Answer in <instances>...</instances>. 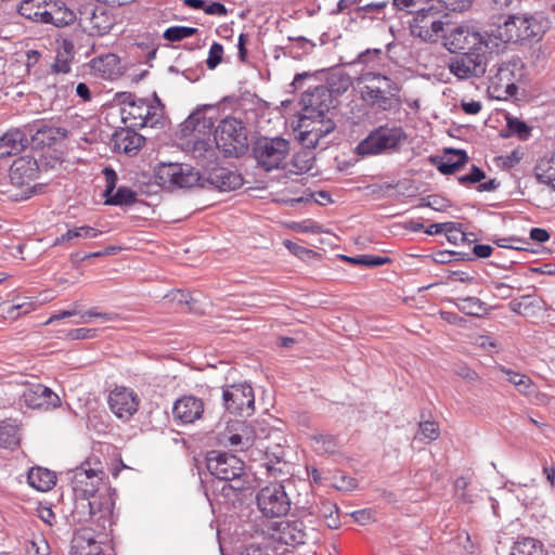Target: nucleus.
I'll list each match as a JSON object with an SVG mask.
<instances>
[{
  "instance_id": "f704fd0d",
  "label": "nucleus",
  "mask_w": 555,
  "mask_h": 555,
  "mask_svg": "<svg viewBox=\"0 0 555 555\" xmlns=\"http://www.w3.org/2000/svg\"><path fill=\"white\" fill-rule=\"evenodd\" d=\"M94 72L99 73L104 78H114L119 74V57L114 53H107L94 57L90 62Z\"/></svg>"
},
{
  "instance_id": "338daca9",
  "label": "nucleus",
  "mask_w": 555,
  "mask_h": 555,
  "mask_svg": "<svg viewBox=\"0 0 555 555\" xmlns=\"http://www.w3.org/2000/svg\"><path fill=\"white\" fill-rule=\"evenodd\" d=\"M249 42V37L247 34H241L237 40V49H238V60L241 62H246L247 60V49L246 46Z\"/></svg>"
},
{
  "instance_id": "58836bf2",
  "label": "nucleus",
  "mask_w": 555,
  "mask_h": 555,
  "mask_svg": "<svg viewBox=\"0 0 555 555\" xmlns=\"http://www.w3.org/2000/svg\"><path fill=\"white\" fill-rule=\"evenodd\" d=\"M456 308L463 313L472 317H482L487 313L486 302L477 297H463L455 300Z\"/></svg>"
},
{
  "instance_id": "20e7f679",
  "label": "nucleus",
  "mask_w": 555,
  "mask_h": 555,
  "mask_svg": "<svg viewBox=\"0 0 555 555\" xmlns=\"http://www.w3.org/2000/svg\"><path fill=\"white\" fill-rule=\"evenodd\" d=\"M362 100L373 109L388 112L401 106L400 86L391 78L376 73L363 75Z\"/></svg>"
},
{
  "instance_id": "0eeeda50",
  "label": "nucleus",
  "mask_w": 555,
  "mask_h": 555,
  "mask_svg": "<svg viewBox=\"0 0 555 555\" xmlns=\"http://www.w3.org/2000/svg\"><path fill=\"white\" fill-rule=\"evenodd\" d=\"M215 144L225 157H240L248 150V135L243 121L228 117L215 130Z\"/></svg>"
},
{
  "instance_id": "72a5a7b5",
  "label": "nucleus",
  "mask_w": 555,
  "mask_h": 555,
  "mask_svg": "<svg viewBox=\"0 0 555 555\" xmlns=\"http://www.w3.org/2000/svg\"><path fill=\"white\" fill-rule=\"evenodd\" d=\"M49 0H23L18 13L35 23L44 24L48 14Z\"/></svg>"
},
{
  "instance_id": "a878e982",
  "label": "nucleus",
  "mask_w": 555,
  "mask_h": 555,
  "mask_svg": "<svg viewBox=\"0 0 555 555\" xmlns=\"http://www.w3.org/2000/svg\"><path fill=\"white\" fill-rule=\"evenodd\" d=\"M39 166L31 156L16 158L10 168V179L16 185L29 184L38 178Z\"/></svg>"
},
{
  "instance_id": "f257e3e1",
  "label": "nucleus",
  "mask_w": 555,
  "mask_h": 555,
  "mask_svg": "<svg viewBox=\"0 0 555 555\" xmlns=\"http://www.w3.org/2000/svg\"><path fill=\"white\" fill-rule=\"evenodd\" d=\"M300 104L302 108L298 124V140L302 146L315 149L336 127L332 118V109L336 104L330 89L323 85L305 91Z\"/></svg>"
},
{
  "instance_id": "393cba45",
  "label": "nucleus",
  "mask_w": 555,
  "mask_h": 555,
  "mask_svg": "<svg viewBox=\"0 0 555 555\" xmlns=\"http://www.w3.org/2000/svg\"><path fill=\"white\" fill-rule=\"evenodd\" d=\"M254 439L251 428L245 422L240 421L229 424L221 437L224 444L238 451L248 449L254 443Z\"/></svg>"
},
{
  "instance_id": "5fc2aeb1",
  "label": "nucleus",
  "mask_w": 555,
  "mask_h": 555,
  "mask_svg": "<svg viewBox=\"0 0 555 555\" xmlns=\"http://www.w3.org/2000/svg\"><path fill=\"white\" fill-rule=\"evenodd\" d=\"M418 434L422 436L421 440L433 441L439 438L440 428L436 422L425 421L420 423Z\"/></svg>"
},
{
  "instance_id": "f8f14e48",
  "label": "nucleus",
  "mask_w": 555,
  "mask_h": 555,
  "mask_svg": "<svg viewBox=\"0 0 555 555\" xmlns=\"http://www.w3.org/2000/svg\"><path fill=\"white\" fill-rule=\"evenodd\" d=\"M68 474L72 475L69 478L74 495H90L91 498L108 495L101 492L102 488L105 492L108 491L103 485L104 470L99 467H91L89 461H86Z\"/></svg>"
},
{
  "instance_id": "2eb2a0df",
  "label": "nucleus",
  "mask_w": 555,
  "mask_h": 555,
  "mask_svg": "<svg viewBox=\"0 0 555 555\" xmlns=\"http://www.w3.org/2000/svg\"><path fill=\"white\" fill-rule=\"evenodd\" d=\"M206 467L214 481H231L245 477V464L236 455L219 450H211L206 456Z\"/></svg>"
},
{
  "instance_id": "0e129e2a",
  "label": "nucleus",
  "mask_w": 555,
  "mask_h": 555,
  "mask_svg": "<svg viewBox=\"0 0 555 555\" xmlns=\"http://www.w3.org/2000/svg\"><path fill=\"white\" fill-rule=\"evenodd\" d=\"M208 15H217V16H225L228 14V10L225 5L221 2L211 1L209 3L206 2L205 11Z\"/></svg>"
},
{
  "instance_id": "cd10ccee",
  "label": "nucleus",
  "mask_w": 555,
  "mask_h": 555,
  "mask_svg": "<svg viewBox=\"0 0 555 555\" xmlns=\"http://www.w3.org/2000/svg\"><path fill=\"white\" fill-rule=\"evenodd\" d=\"M78 23V12L70 10L62 0H49L48 14L44 24H52L63 28Z\"/></svg>"
},
{
  "instance_id": "7c9ffc66",
  "label": "nucleus",
  "mask_w": 555,
  "mask_h": 555,
  "mask_svg": "<svg viewBox=\"0 0 555 555\" xmlns=\"http://www.w3.org/2000/svg\"><path fill=\"white\" fill-rule=\"evenodd\" d=\"M279 540L286 545L306 543V527L301 520L281 521L278 524Z\"/></svg>"
},
{
  "instance_id": "b1692460",
  "label": "nucleus",
  "mask_w": 555,
  "mask_h": 555,
  "mask_svg": "<svg viewBox=\"0 0 555 555\" xmlns=\"http://www.w3.org/2000/svg\"><path fill=\"white\" fill-rule=\"evenodd\" d=\"M135 128L126 126L118 128L112 135L114 151L127 156H135L145 144V138L138 133Z\"/></svg>"
},
{
  "instance_id": "49530a36",
  "label": "nucleus",
  "mask_w": 555,
  "mask_h": 555,
  "mask_svg": "<svg viewBox=\"0 0 555 555\" xmlns=\"http://www.w3.org/2000/svg\"><path fill=\"white\" fill-rule=\"evenodd\" d=\"M343 259L358 266L376 268L391 262L389 257L376 256V255H359L356 257L343 256Z\"/></svg>"
},
{
  "instance_id": "c85d7f7f",
  "label": "nucleus",
  "mask_w": 555,
  "mask_h": 555,
  "mask_svg": "<svg viewBox=\"0 0 555 555\" xmlns=\"http://www.w3.org/2000/svg\"><path fill=\"white\" fill-rule=\"evenodd\" d=\"M27 144L28 137L23 130L18 128L8 130L0 137V158L20 154Z\"/></svg>"
},
{
  "instance_id": "8fccbe9b",
  "label": "nucleus",
  "mask_w": 555,
  "mask_h": 555,
  "mask_svg": "<svg viewBox=\"0 0 555 555\" xmlns=\"http://www.w3.org/2000/svg\"><path fill=\"white\" fill-rule=\"evenodd\" d=\"M198 33L195 27L189 26H171L164 31V38L168 41L176 42L192 37Z\"/></svg>"
},
{
  "instance_id": "4c0bfd02",
  "label": "nucleus",
  "mask_w": 555,
  "mask_h": 555,
  "mask_svg": "<svg viewBox=\"0 0 555 555\" xmlns=\"http://www.w3.org/2000/svg\"><path fill=\"white\" fill-rule=\"evenodd\" d=\"M509 555H546V551L541 541L526 537L514 542Z\"/></svg>"
},
{
  "instance_id": "e433bc0d",
  "label": "nucleus",
  "mask_w": 555,
  "mask_h": 555,
  "mask_svg": "<svg viewBox=\"0 0 555 555\" xmlns=\"http://www.w3.org/2000/svg\"><path fill=\"white\" fill-rule=\"evenodd\" d=\"M534 177L539 183L545 184L555 191V157H542L534 167Z\"/></svg>"
},
{
  "instance_id": "423d86ee",
  "label": "nucleus",
  "mask_w": 555,
  "mask_h": 555,
  "mask_svg": "<svg viewBox=\"0 0 555 555\" xmlns=\"http://www.w3.org/2000/svg\"><path fill=\"white\" fill-rule=\"evenodd\" d=\"M72 516L75 521H93L103 530L113 525L114 502L109 495L90 496L74 495Z\"/></svg>"
},
{
  "instance_id": "6ab92c4d",
  "label": "nucleus",
  "mask_w": 555,
  "mask_h": 555,
  "mask_svg": "<svg viewBox=\"0 0 555 555\" xmlns=\"http://www.w3.org/2000/svg\"><path fill=\"white\" fill-rule=\"evenodd\" d=\"M446 46L453 53L470 51L478 47L495 49L490 31L481 34L469 26L455 27L446 38Z\"/></svg>"
},
{
  "instance_id": "680f3d73",
  "label": "nucleus",
  "mask_w": 555,
  "mask_h": 555,
  "mask_svg": "<svg viewBox=\"0 0 555 555\" xmlns=\"http://www.w3.org/2000/svg\"><path fill=\"white\" fill-rule=\"evenodd\" d=\"M94 334H95V330L79 327V328L70 330L67 333V337L73 340H82V339L93 338Z\"/></svg>"
},
{
  "instance_id": "6e6552de",
  "label": "nucleus",
  "mask_w": 555,
  "mask_h": 555,
  "mask_svg": "<svg viewBox=\"0 0 555 555\" xmlns=\"http://www.w3.org/2000/svg\"><path fill=\"white\" fill-rule=\"evenodd\" d=\"M440 8L442 5L438 1L427 0L410 21L411 35L425 42L437 41L443 30V18L447 17Z\"/></svg>"
},
{
  "instance_id": "9b49d317",
  "label": "nucleus",
  "mask_w": 555,
  "mask_h": 555,
  "mask_svg": "<svg viewBox=\"0 0 555 555\" xmlns=\"http://www.w3.org/2000/svg\"><path fill=\"white\" fill-rule=\"evenodd\" d=\"M155 179L164 189H189L197 185L201 176L191 165L162 163L156 168Z\"/></svg>"
},
{
  "instance_id": "de8ad7c7",
  "label": "nucleus",
  "mask_w": 555,
  "mask_h": 555,
  "mask_svg": "<svg viewBox=\"0 0 555 555\" xmlns=\"http://www.w3.org/2000/svg\"><path fill=\"white\" fill-rule=\"evenodd\" d=\"M506 130L507 133L503 134V137L515 135L519 140L526 141L530 138L532 129L525 121L518 118H507Z\"/></svg>"
},
{
  "instance_id": "864d4df0",
  "label": "nucleus",
  "mask_w": 555,
  "mask_h": 555,
  "mask_svg": "<svg viewBox=\"0 0 555 555\" xmlns=\"http://www.w3.org/2000/svg\"><path fill=\"white\" fill-rule=\"evenodd\" d=\"M444 234L447 240L452 244L469 242L467 234L461 230V224L456 222H448Z\"/></svg>"
},
{
  "instance_id": "f3484780",
  "label": "nucleus",
  "mask_w": 555,
  "mask_h": 555,
  "mask_svg": "<svg viewBox=\"0 0 555 555\" xmlns=\"http://www.w3.org/2000/svg\"><path fill=\"white\" fill-rule=\"evenodd\" d=\"M247 476L231 481H212L211 493L214 500L227 508L241 507L250 495Z\"/></svg>"
},
{
  "instance_id": "4be33fe9",
  "label": "nucleus",
  "mask_w": 555,
  "mask_h": 555,
  "mask_svg": "<svg viewBox=\"0 0 555 555\" xmlns=\"http://www.w3.org/2000/svg\"><path fill=\"white\" fill-rule=\"evenodd\" d=\"M204 412V401L193 395L177 399L172 408L173 418L181 424L195 423L203 417Z\"/></svg>"
},
{
  "instance_id": "473e14b6",
  "label": "nucleus",
  "mask_w": 555,
  "mask_h": 555,
  "mask_svg": "<svg viewBox=\"0 0 555 555\" xmlns=\"http://www.w3.org/2000/svg\"><path fill=\"white\" fill-rule=\"evenodd\" d=\"M315 44L305 37H288L287 43L283 46H276L275 51L282 50L284 56L292 57L294 60H300L304 56L310 54Z\"/></svg>"
},
{
  "instance_id": "c03bdc74",
  "label": "nucleus",
  "mask_w": 555,
  "mask_h": 555,
  "mask_svg": "<svg viewBox=\"0 0 555 555\" xmlns=\"http://www.w3.org/2000/svg\"><path fill=\"white\" fill-rule=\"evenodd\" d=\"M137 202V193L127 186H120L116 192L105 197V204L112 206H128Z\"/></svg>"
},
{
  "instance_id": "f03ea898",
  "label": "nucleus",
  "mask_w": 555,
  "mask_h": 555,
  "mask_svg": "<svg viewBox=\"0 0 555 555\" xmlns=\"http://www.w3.org/2000/svg\"><path fill=\"white\" fill-rule=\"evenodd\" d=\"M547 20L541 15H508L503 23L490 29L491 41L495 50L504 43L538 41L547 29Z\"/></svg>"
},
{
  "instance_id": "a211bd4d",
  "label": "nucleus",
  "mask_w": 555,
  "mask_h": 555,
  "mask_svg": "<svg viewBox=\"0 0 555 555\" xmlns=\"http://www.w3.org/2000/svg\"><path fill=\"white\" fill-rule=\"evenodd\" d=\"M222 401L225 410L233 415L248 417L255 412L254 390L246 383L224 387Z\"/></svg>"
},
{
  "instance_id": "6e6d98bb",
  "label": "nucleus",
  "mask_w": 555,
  "mask_h": 555,
  "mask_svg": "<svg viewBox=\"0 0 555 555\" xmlns=\"http://www.w3.org/2000/svg\"><path fill=\"white\" fill-rule=\"evenodd\" d=\"M25 551L26 555H48L49 545L46 540L39 535L27 542Z\"/></svg>"
},
{
  "instance_id": "13d9d810",
  "label": "nucleus",
  "mask_w": 555,
  "mask_h": 555,
  "mask_svg": "<svg viewBox=\"0 0 555 555\" xmlns=\"http://www.w3.org/2000/svg\"><path fill=\"white\" fill-rule=\"evenodd\" d=\"M427 0H392V4L400 11H406L413 15L416 14L417 10L424 7Z\"/></svg>"
},
{
  "instance_id": "dca6fc26",
  "label": "nucleus",
  "mask_w": 555,
  "mask_h": 555,
  "mask_svg": "<svg viewBox=\"0 0 555 555\" xmlns=\"http://www.w3.org/2000/svg\"><path fill=\"white\" fill-rule=\"evenodd\" d=\"M254 156L267 171L276 169L289 152V142L281 137L260 138L254 144Z\"/></svg>"
},
{
  "instance_id": "aec40b11",
  "label": "nucleus",
  "mask_w": 555,
  "mask_h": 555,
  "mask_svg": "<svg viewBox=\"0 0 555 555\" xmlns=\"http://www.w3.org/2000/svg\"><path fill=\"white\" fill-rule=\"evenodd\" d=\"M259 467L263 475L273 479H287L291 475L289 463L286 460V449L281 443L266 447Z\"/></svg>"
},
{
  "instance_id": "774afa93",
  "label": "nucleus",
  "mask_w": 555,
  "mask_h": 555,
  "mask_svg": "<svg viewBox=\"0 0 555 555\" xmlns=\"http://www.w3.org/2000/svg\"><path fill=\"white\" fill-rule=\"evenodd\" d=\"M530 238L538 243H545L550 240V233L542 228H532L530 230Z\"/></svg>"
},
{
  "instance_id": "39448f33",
  "label": "nucleus",
  "mask_w": 555,
  "mask_h": 555,
  "mask_svg": "<svg viewBox=\"0 0 555 555\" xmlns=\"http://www.w3.org/2000/svg\"><path fill=\"white\" fill-rule=\"evenodd\" d=\"M212 126L211 119L199 113L191 114L183 122L182 131L193 133L194 139L190 141L192 143L191 153L202 167H209L218 160L219 146L215 144V138L211 140L210 138L199 139L196 137V133L205 132V130L210 131Z\"/></svg>"
},
{
  "instance_id": "69168bd1",
  "label": "nucleus",
  "mask_w": 555,
  "mask_h": 555,
  "mask_svg": "<svg viewBox=\"0 0 555 555\" xmlns=\"http://www.w3.org/2000/svg\"><path fill=\"white\" fill-rule=\"evenodd\" d=\"M101 318L104 321H113L116 319V313L113 312H98L95 309H91L89 311H86L83 314H81V322H87L86 318Z\"/></svg>"
},
{
  "instance_id": "37998d69",
  "label": "nucleus",
  "mask_w": 555,
  "mask_h": 555,
  "mask_svg": "<svg viewBox=\"0 0 555 555\" xmlns=\"http://www.w3.org/2000/svg\"><path fill=\"white\" fill-rule=\"evenodd\" d=\"M102 234L101 230L92 228L90 225H81L74 229L68 230L66 233L57 237L54 242V245H61L66 242H69L73 238L81 237V238H95Z\"/></svg>"
},
{
  "instance_id": "a18cd8bd",
  "label": "nucleus",
  "mask_w": 555,
  "mask_h": 555,
  "mask_svg": "<svg viewBox=\"0 0 555 555\" xmlns=\"http://www.w3.org/2000/svg\"><path fill=\"white\" fill-rule=\"evenodd\" d=\"M324 86L330 89L332 93V99L336 104L337 98L344 92H346L351 86V79L348 75L344 74L332 75L331 77L327 78L326 83Z\"/></svg>"
},
{
  "instance_id": "ddd939ff",
  "label": "nucleus",
  "mask_w": 555,
  "mask_h": 555,
  "mask_svg": "<svg viewBox=\"0 0 555 555\" xmlns=\"http://www.w3.org/2000/svg\"><path fill=\"white\" fill-rule=\"evenodd\" d=\"M495 49L478 47L474 50L462 52L450 64V70L461 79L481 77L487 72L489 57L496 53Z\"/></svg>"
},
{
  "instance_id": "bb28decb",
  "label": "nucleus",
  "mask_w": 555,
  "mask_h": 555,
  "mask_svg": "<svg viewBox=\"0 0 555 555\" xmlns=\"http://www.w3.org/2000/svg\"><path fill=\"white\" fill-rule=\"evenodd\" d=\"M36 129L31 134V143L35 149L50 147L56 142L64 140L68 131L66 128L52 126L41 122L35 126Z\"/></svg>"
},
{
  "instance_id": "3c124183",
  "label": "nucleus",
  "mask_w": 555,
  "mask_h": 555,
  "mask_svg": "<svg viewBox=\"0 0 555 555\" xmlns=\"http://www.w3.org/2000/svg\"><path fill=\"white\" fill-rule=\"evenodd\" d=\"M386 5L387 2L385 1L370 2L364 5L357 7L354 15L357 18H377V15L383 12Z\"/></svg>"
},
{
  "instance_id": "c756f323",
  "label": "nucleus",
  "mask_w": 555,
  "mask_h": 555,
  "mask_svg": "<svg viewBox=\"0 0 555 555\" xmlns=\"http://www.w3.org/2000/svg\"><path fill=\"white\" fill-rule=\"evenodd\" d=\"M446 154V156H437L431 159L442 175H452L468 162L467 153L464 150L448 149Z\"/></svg>"
},
{
  "instance_id": "1a4fd4ad",
  "label": "nucleus",
  "mask_w": 555,
  "mask_h": 555,
  "mask_svg": "<svg viewBox=\"0 0 555 555\" xmlns=\"http://www.w3.org/2000/svg\"><path fill=\"white\" fill-rule=\"evenodd\" d=\"M408 135L402 127L388 125L373 129L356 147L358 155H379L395 151L405 142Z\"/></svg>"
},
{
  "instance_id": "09e8293b",
  "label": "nucleus",
  "mask_w": 555,
  "mask_h": 555,
  "mask_svg": "<svg viewBox=\"0 0 555 555\" xmlns=\"http://www.w3.org/2000/svg\"><path fill=\"white\" fill-rule=\"evenodd\" d=\"M18 443L17 426L9 422L0 424V447L11 448Z\"/></svg>"
},
{
  "instance_id": "4d7b16f0",
  "label": "nucleus",
  "mask_w": 555,
  "mask_h": 555,
  "mask_svg": "<svg viewBox=\"0 0 555 555\" xmlns=\"http://www.w3.org/2000/svg\"><path fill=\"white\" fill-rule=\"evenodd\" d=\"M223 56V47L219 42H214L210 46L206 65L209 69H215L221 62Z\"/></svg>"
},
{
  "instance_id": "c9c22d12",
  "label": "nucleus",
  "mask_w": 555,
  "mask_h": 555,
  "mask_svg": "<svg viewBox=\"0 0 555 555\" xmlns=\"http://www.w3.org/2000/svg\"><path fill=\"white\" fill-rule=\"evenodd\" d=\"M27 481L31 488L46 492L55 485L56 476L48 468L33 467L27 474Z\"/></svg>"
},
{
  "instance_id": "9d476101",
  "label": "nucleus",
  "mask_w": 555,
  "mask_h": 555,
  "mask_svg": "<svg viewBox=\"0 0 555 555\" xmlns=\"http://www.w3.org/2000/svg\"><path fill=\"white\" fill-rule=\"evenodd\" d=\"M115 25L113 11L104 4L86 2L78 9V27L89 36H104Z\"/></svg>"
},
{
  "instance_id": "ea45409f",
  "label": "nucleus",
  "mask_w": 555,
  "mask_h": 555,
  "mask_svg": "<svg viewBox=\"0 0 555 555\" xmlns=\"http://www.w3.org/2000/svg\"><path fill=\"white\" fill-rule=\"evenodd\" d=\"M62 48L63 50L57 51L52 68L54 73L67 74L70 72V62L74 57V44L64 40Z\"/></svg>"
},
{
  "instance_id": "603ef678",
  "label": "nucleus",
  "mask_w": 555,
  "mask_h": 555,
  "mask_svg": "<svg viewBox=\"0 0 555 555\" xmlns=\"http://www.w3.org/2000/svg\"><path fill=\"white\" fill-rule=\"evenodd\" d=\"M33 310H35V304L33 301L16 302L11 306H8L7 308H3L7 318L12 320L20 318L21 315L27 314Z\"/></svg>"
},
{
  "instance_id": "5701e85b",
  "label": "nucleus",
  "mask_w": 555,
  "mask_h": 555,
  "mask_svg": "<svg viewBox=\"0 0 555 555\" xmlns=\"http://www.w3.org/2000/svg\"><path fill=\"white\" fill-rule=\"evenodd\" d=\"M22 399L24 403L31 409L49 410L61 404L60 397L42 384H34L26 387L23 391Z\"/></svg>"
},
{
  "instance_id": "a19ab883",
  "label": "nucleus",
  "mask_w": 555,
  "mask_h": 555,
  "mask_svg": "<svg viewBox=\"0 0 555 555\" xmlns=\"http://www.w3.org/2000/svg\"><path fill=\"white\" fill-rule=\"evenodd\" d=\"M311 446L319 455L333 454L337 449V438L328 434H317L311 436Z\"/></svg>"
},
{
  "instance_id": "2f4dec72",
  "label": "nucleus",
  "mask_w": 555,
  "mask_h": 555,
  "mask_svg": "<svg viewBox=\"0 0 555 555\" xmlns=\"http://www.w3.org/2000/svg\"><path fill=\"white\" fill-rule=\"evenodd\" d=\"M208 181L221 192L233 191L243 185L242 176L227 168L212 169Z\"/></svg>"
},
{
  "instance_id": "e2e57ef3",
  "label": "nucleus",
  "mask_w": 555,
  "mask_h": 555,
  "mask_svg": "<svg viewBox=\"0 0 555 555\" xmlns=\"http://www.w3.org/2000/svg\"><path fill=\"white\" fill-rule=\"evenodd\" d=\"M103 172L106 179V186L103 196L106 197L107 195L113 193L116 188L117 173L112 168H105Z\"/></svg>"
},
{
  "instance_id": "052dcab7",
  "label": "nucleus",
  "mask_w": 555,
  "mask_h": 555,
  "mask_svg": "<svg viewBox=\"0 0 555 555\" xmlns=\"http://www.w3.org/2000/svg\"><path fill=\"white\" fill-rule=\"evenodd\" d=\"M423 201L424 206H427L437 211H443L451 206L450 202L447 198L436 194L429 195L427 196V198H424Z\"/></svg>"
},
{
  "instance_id": "4468645a",
  "label": "nucleus",
  "mask_w": 555,
  "mask_h": 555,
  "mask_svg": "<svg viewBox=\"0 0 555 555\" xmlns=\"http://www.w3.org/2000/svg\"><path fill=\"white\" fill-rule=\"evenodd\" d=\"M256 503L267 518L285 516L291 509V499L281 482L270 483L261 488L256 495Z\"/></svg>"
},
{
  "instance_id": "79ce46f5",
  "label": "nucleus",
  "mask_w": 555,
  "mask_h": 555,
  "mask_svg": "<svg viewBox=\"0 0 555 555\" xmlns=\"http://www.w3.org/2000/svg\"><path fill=\"white\" fill-rule=\"evenodd\" d=\"M501 371L507 376V380L513 384L520 393L528 396L534 392V384L528 375L514 372L505 367H501Z\"/></svg>"
},
{
  "instance_id": "bf43d9fd",
  "label": "nucleus",
  "mask_w": 555,
  "mask_h": 555,
  "mask_svg": "<svg viewBox=\"0 0 555 555\" xmlns=\"http://www.w3.org/2000/svg\"><path fill=\"white\" fill-rule=\"evenodd\" d=\"M486 178L485 172L477 167L476 165H473L470 168L469 173L460 176L457 178L460 184H473L477 182H481Z\"/></svg>"
},
{
  "instance_id": "7ed1b4c3",
  "label": "nucleus",
  "mask_w": 555,
  "mask_h": 555,
  "mask_svg": "<svg viewBox=\"0 0 555 555\" xmlns=\"http://www.w3.org/2000/svg\"><path fill=\"white\" fill-rule=\"evenodd\" d=\"M115 99L120 106L121 121L126 126L132 128H155L162 124L164 105L156 94H154L153 101L138 98L131 92H119Z\"/></svg>"
},
{
  "instance_id": "412c9836",
  "label": "nucleus",
  "mask_w": 555,
  "mask_h": 555,
  "mask_svg": "<svg viewBox=\"0 0 555 555\" xmlns=\"http://www.w3.org/2000/svg\"><path fill=\"white\" fill-rule=\"evenodd\" d=\"M108 405L117 417L129 420L139 410L140 399L131 388L116 387L108 395Z\"/></svg>"
}]
</instances>
